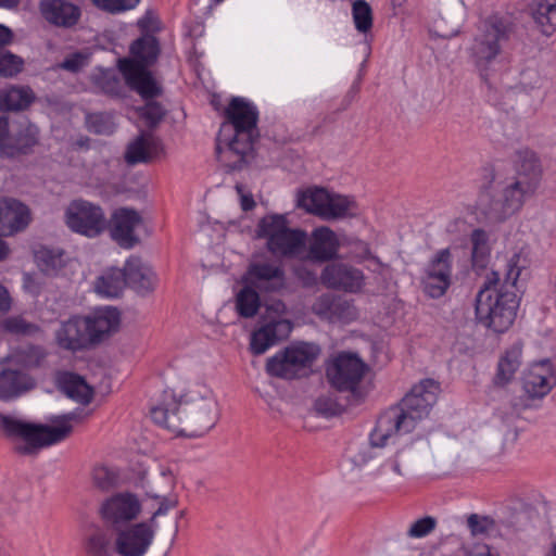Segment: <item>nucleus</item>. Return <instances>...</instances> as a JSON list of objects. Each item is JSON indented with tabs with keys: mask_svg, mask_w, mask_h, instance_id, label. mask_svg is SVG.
Instances as JSON below:
<instances>
[{
	"mask_svg": "<svg viewBox=\"0 0 556 556\" xmlns=\"http://www.w3.org/2000/svg\"><path fill=\"white\" fill-rule=\"evenodd\" d=\"M450 286L451 279L430 275L427 273L425 274V277L422 279V287L425 293L433 299L442 296Z\"/></svg>",
	"mask_w": 556,
	"mask_h": 556,
	"instance_id": "49530a36",
	"label": "nucleus"
},
{
	"mask_svg": "<svg viewBox=\"0 0 556 556\" xmlns=\"http://www.w3.org/2000/svg\"><path fill=\"white\" fill-rule=\"evenodd\" d=\"M533 18L549 34L556 27V0H534Z\"/></svg>",
	"mask_w": 556,
	"mask_h": 556,
	"instance_id": "58836bf2",
	"label": "nucleus"
},
{
	"mask_svg": "<svg viewBox=\"0 0 556 556\" xmlns=\"http://www.w3.org/2000/svg\"><path fill=\"white\" fill-rule=\"evenodd\" d=\"M332 313V320H340L344 323L352 321L357 317V311L353 303L340 296H336Z\"/></svg>",
	"mask_w": 556,
	"mask_h": 556,
	"instance_id": "09e8293b",
	"label": "nucleus"
},
{
	"mask_svg": "<svg viewBox=\"0 0 556 556\" xmlns=\"http://www.w3.org/2000/svg\"><path fill=\"white\" fill-rule=\"evenodd\" d=\"M366 370V365L356 355L339 354L327 368L330 383L339 391L355 393Z\"/></svg>",
	"mask_w": 556,
	"mask_h": 556,
	"instance_id": "ddd939ff",
	"label": "nucleus"
},
{
	"mask_svg": "<svg viewBox=\"0 0 556 556\" xmlns=\"http://www.w3.org/2000/svg\"><path fill=\"white\" fill-rule=\"evenodd\" d=\"M59 389L70 399L87 405L93 397V389L78 375L64 372L58 378Z\"/></svg>",
	"mask_w": 556,
	"mask_h": 556,
	"instance_id": "2f4dec72",
	"label": "nucleus"
},
{
	"mask_svg": "<svg viewBox=\"0 0 556 556\" xmlns=\"http://www.w3.org/2000/svg\"><path fill=\"white\" fill-rule=\"evenodd\" d=\"M151 418L172 432L198 438L214 428L218 408L212 390L197 384L179 401L173 391L165 390L161 402L151 408Z\"/></svg>",
	"mask_w": 556,
	"mask_h": 556,
	"instance_id": "f03ea898",
	"label": "nucleus"
},
{
	"mask_svg": "<svg viewBox=\"0 0 556 556\" xmlns=\"http://www.w3.org/2000/svg\"><path fill=\"white\" fill-rule=\"evenodd\" d=\"M140 509V502L134 494L118 493L101 505L100 514L105 523L117 530L123 523L137 518Z\"/></svg>",
	"mask_w": 556,
	"mask_h": 556,
	"instance_id": "dca6fc26",
	"label": "nucleus"
},
{
	"mask_svg": "<svg viewBox=\"0 0 556 556\" xmlns=\"http://www.w3.org/2000/svg\"><path fill=\"white\" fill-rule=\"evenodd\" d=\"M89 63V55L84 52H74L64 58L59 67L72 73H77L87 66Z\"/></svg>",
	"mask_w": 556,
	"mask_h": 556,
	"instance_id": "6e6d98bb",
	"label": "nucleus"
},
{
	"mask_svg": "<svg viewBox=\"0 0 556 556\" xmlns=\"http://www.w3.org/2000/svg\"><path fill=\"white\" fill-rule=\"evenodd\" d=\"M321 282L330 289L350 293L359 292L365 285L364 273L344 263H332L321 271Z\"/></svg>",
	"mask_w": 556,
	"mask_h": 556,
	"instance_id": "f3484780",
	"label": "nucleus"
},
{
	"mask_svg": "<svg viewBox=\"0 0 556 556\" xmlns=\"http://www.w3.org/2000/svg\"><path fill=\"white\" fill-rule=\"evenodd\" d=\"M92 481L99 489L109 490L115 485L117 476L105 466H96L92 471Z\"/></svg>",
	"mask_w": 556,
	"mask_h": 556,
	"instance_id": "3c124183",
	"label": "nucleus"
},
{
	"mask_svg": "<svg viewBox=\"0 0 556 556\" xmlns=\"http://www.w3.org/2000/svg\"><path fill=\"white\" fill-rule=\"evenodd\" d=\"M296 205L325 220L341 219L355 215V201L346 195L331 193L324 188H307L300 191Z\"/></svg>",
	"mask_w": 556,
	"mask_h": 556,
	"instance_id": "9b49d317",
	"label": "nucleus"
},
{
	"mask_svg": "<svg viewBox=\"0 0 556 556\" xmlns=\"http://www.w3.org/2000/svg\"><path fill=\"white\" fill-rule=\"evenodd\" d=\"M10 253L11 249L9 244L4 240L0 239V262L7 260Z\"/></svg>",
	"mask_w": 556,
	"mask_h": 556,
	"instance_id": "338daca9",
	"label": "nucleus"
},
{
	"mask_svg": "<svg viewBox=\"0 0 556 556\" xmlns=\"http://www.w3.org/2000/svg\"><path fill=\"white\" fill-rule=\"evenodd\" d=\"M527 517L522 513H514L510 519H501L498 522L490 516L479 514H471L467 518V527L473 536L490 535L494 531H500L502 528L513 532L522 530L526 527Z\"/></svg>",
	"mask_w": 556,
	"mask_h": 556,
	"instance_id": "b1692460",
	"label": "nucleus"
},
{
	"mask_svg": "<svg viewBox=\"0 0 556 556\" xmlns=\"http://www.w3.org/2000/svg\"><path fill=\"white\" fill-rule=\"evenodd\" d=\"M542 177V166L533 151L518 153L516 176L502 181L493 169H485L484 182L476 201V210L491 223H500L517 213L531 197Z\"/></svg>",
	"mask_w": 556,
	"mask_h": 556,
	"instance_id": "f257e3e1",
	"label": "nucleus"
},
{
	"mask_svg": "<svg viewBox=\"0 0 556 556\" xmlns=\"http://www.w3.org/2000/svg\"><path fill=\"white\" fill-rule=\"evenodd\" d=\"M164 115L163 108L156 102H148L141 109V116L146 119L149 126L156 125Z\"/></svg>",
	"mask_w": 556,
	"mask_h": 556,
	"instance_id": "13d9d810",
	"label": "nucleus"
},
{
	"mask_svg": "<svg viewBox=\"0 0 556 556\" xmlns=\"http://www.w3.org/2000/svg\"><path fill=\"white\" fill-rule=\"evenodd\" d=\"M91 80L104 93L111 96H121L123 93L124 83L114 70L99 68L91 75Z\"/></svg>",
	"mask_w": 556,
	"mask_h": 556,
	"instance_id": "4c0bfd02",
	"label": "nucleus"
},
{
	"mask_svg": "<svg viewBox=\"0 0 556 556\" xmlns=\"http://www.w3.org/2000/svg\"><path fill=\"white\" fill-rule=\"evenodd\" d=\"M519 261V254H514L509 260L500 288L498 274L493 271L492 278L488 279L476 296L475 311L478 323L495 332L508 330L516 318L519 300L514 289L522 269Z\"/></svg>",
	"mask_w": 556,
	"mask_h": 556,
	"instance_id": "20e7f679",
	"label": "nucleus"
},
{
	"mask_svg": "<svg viewBox=\"0 0 556 556\" xmlns=\"http://www.w3.org/2000/svg\"><path fill=\"white\" fill-rule=\"evenodd\" d=\"M319 354L320 349L317 344L296 342L269 357L266 362V371L269 376L286 380L306 377Z\"/></svg>",
	"mask_w": 556,
	"mask_h": 556,
	"instance_id": "1a4fd4ad",
	"label": "nucleus"
},
{
	"mask_svg": "<svg viewBox=\"0 0 556 556\" xmlns=\"http://www.w3.org/2000/svg\"><path fill=\"white\" fill-rule=\"evenodd\" d=\"M130 52L137 60L123 59L118 68L125 83L143 99H153L161 94V87L152 77L147 66L154 62L159 54V45L154 37H142L130 46Z\"/></svg>",
	"mask_w": 556,
	"mask_h": 556,
	"instance_id": "0eeeda50",
	"label": "nucleus"
},
{
	"mask_svg": "<svg viewBox=\"0 0 556 556\" xmlns=\"http://www.w3.org/2000/svg\"><path fill=\"white\" fill-rule=\"evenodd\" d=\"M308 249L301 260L324 263L333 260L338 255L340 248L339 239L333 230L327 226L314 229L307 238Z\"/></svg>",
	"mask_w": 556,
	"mask_h": 556,
	"instance_id": "a211bd4d",
	"label": "nucleus"
},
{
	"mask_svg": "<svg viewBox=\"0 0 556 556\" xmlns=\"http://www.w3.org/2000/svg\"><path fill=\"white\" fill-rule=\"evenodd\" d=\"M31 220L29 208L18 200L0 201V236L10 237L27 228Z\"/></svg>",
	"mask_w": 556,
	"mask_h": 556,
	"instance_id": "aec40b11",
	"label": "nucleus"
},
{
	"mask_svg": "<svg viewBox=\"0 0 556 556\" xmlns=\"http://www.w3.org/2000/svg\"><path fill=\"white\" fill-rule=\"evenodd\" d=\"M488 233L482 229H475L471 233L472 261L478 266H483L490 248Z\"/></svg>",
	"mask_w": 556,
	"mask_h": 556,
	"instance_id": "37998d69",
	"label": "nucleus"
},
{
	"mask_svg": "<svg viewBox=\"0 0 556 556\" xmlns=\"http://www.w3.org/2000/svg\"><path fill=\"white\" fill-rule=\"evenodd\" d=\"M39 128L35 124L29 121L21 122L16 131L9 132L1 157L14 159L29 154L39 143Z\"/></svg>",
	"mask_w": 556,
	"mask_h": 556,
	"instance_id": "5701e85b",
	"label": "nucleus"
},
{
	"mask_svg": "<svg viewBox=\"0 0 556 556\" xmlns=\"http://www.w3.org/2000/svg\"><path fill=\"white\" fill-rule=\"evenodd\" d=\"M126 274V283L140 294H146L154 290L157 279L152 268L141 258L131 256L124 266Z\"/></svg>",
	"mask_w": 556,
	"mask_h": 556,
	"instance_id": "bb28decb",
	"label": "nucleus"
},
{
	"mask_svg": "<svg viewBox=\"0 0 556 556\" xmlns=\"http://www.w3.org/2000/svg\"><path fill=\"white\" fill-rule=\"evenodd\" d=\"M34 386L31 379L24 372L4 369L0 372V400L9 401L20 396Z\"/></svg>",
	"mask_w": 556,
	"mask_h": 556,
	"instance_id": "7c9ffc66",
	"label": "nucleus"
},
{
	"mask_svg": "<svg viewBox=\"0 0 556 556\" xmlns=\"http://www.w3.org/2000/svg\"><path fill=\"white\" fill-rule=\"evenodd\" d=\"M23 67V60L8 50L0 51V76L12 77Z\"/></svg>",
	"mask_w": 556,
	"mask_h": 556,
	"instance_id": "de8ad7c7",
	"label": "nucleus"
},
{
	"mask_svg": "<svg viewBox=\"0 0 556 556\" xmlns=\"http://www.w3.org/2000/svg\"><path fill=\"white\" fill-rule=\"evenodd\" d=\"M86 123L88 129L97 135H110L115 129L112 116L104 113L89 114Z\"/></svg>",
	"mask_w": 556,
	"mask_h": 556,
	"instance_id": "a18cd8bd",
	"label": "nucleus"
},
{
	"mask_svg": "<svg viewBox=\"0 0 556 556\" xmlns=\"http://www.w3.org/2000/svg\"><path fill=\"white\" fill-rule=\"evenodd\" d=\"M3 327L7 331L14 334H34L39 331V328L36 325L26 321L20 316L5 319Z\"/></svg>",
	"mask_w": 556,
	"mask_h": 556,
	"instance_id": "603ef678",
	"label": "nucleus"
},
{
	"mask_svg": "<svg viewBox=\"0 0 556 556\" xmlns=\"http://www.w3.org/2000/svg\"><path fill=\"white\" fill-rule=\"evenodd\" d=\"M89 342H100L116 332L121 324V314L115 307L104 306L84 317Z\"/></svg>",
	"mask_w": 556,
	"mask_h": 556,
	"instance_id": "412c9836",
	"label": "nucleus"
},
{
	"mask_svg": "<svg viewBox=\"0 0 556 556\" xmlns=\"http://www.w3.org/2000/svg\"><path fill=\"white\" fill-rule=\"evenodd\" d=\"M292 330L287 319L271 320L252 333L250 348L253 354L261 355L277 342L286 339Z\"/></svg>",
	"mask_w": 556,
	"mask_h": 556,
	"instance_id": "393cba45",
	"label": "nucleus"
},
{
	"mask_svg": "<svg viewBox=\"0 0 556 556\" xmlns=\"http://www.w3.org/2000/svg\"><path fill=\"white\" fill-rule=\"evenodd\" d=\"M126 285L125 268H112L96 280L94 291L105 298H117Z\"/></svg>",
	"mask_w": 556,
	"mask_h": 556,
	"instance_id": "f704fd0d",
	"label": "nucleus"
},
{
	"mask_svg": "<svg viewBox=\"0 0 556 556\" xmlns=\"http://www.w3.org/2000/svg\"><path fill=\"white\" fill-rule=\"evenodd\" d=\"M140 0H92L93 4L108 13L119 14L138 5Z\"/></svg>",
	"mask_w": 556,
	"mask_h": 556,
	"instance_id": "8fccbe9b",
	"label": "nucleus"
},
{
	"mask_svg": "<svg viewBox=\"0 0 556 556\" xmlns=\"http://www.w3.org/2000/svg\"><path fill=\"white\" fill-rule=\"evenodd\" d=\"M55 338L63 349L72 351L81 349L89 342L85 318L75 316L62 323Z\"/></svg>",
	"mask_w": 556,
	"mask_h": 556,
	"instance_id": "c85d7f7f",
	"label": "nucleus"
},
{
	"mask_svg": "<svg viewBox=\"0 0 556 556\" xmlns=\"http://www.w3.org/2000/svg\"><path fill=\"white\" fill-rule=\"evenodd\" d=\"M236 306L240 316L253 317L260 308V296L255 288L248 285L238 294Z\"/></svg>",
	"mask_w": 556,
	"mask_h": 556,
	"instance_id": "ea45409f",
	"label": "nucleus"
},
{
	"mask_svg": "<svg viewBox=\"0 0 556 556\" xmlns=\"http://www.w3.org/2000/svg\"><path fill=\"white\" fill-rule=\"evenodd\" d=\"M85 552L88 556H113L115 547L112 531L94 527L86 536Z\"/></svg>",
	"mask_w": 556,
	"mask_h": 556,
	"instance_id": "473e14b6",
	"label": "nucleus"
},
{
	"mask_svg": "<svg viewBox=\"0 0 556 556\" xmlns=\"http://www.w3.org/2000/svg\"><path fill=\"white\" fill-rule=\"evenodd\" d=\"M521 348L514 345L501 357L495 376L496 384L509 382L520 365Z\"/></svg>",
	"mask_w": 556,
	"mask_h": 556,
	"instance_id": "e433bc0d",
	"label": "nucleus"
},
{
	"mask_svg": "<svg viewBox=\"0 0 556 556\" xmlns=\"http://www.w3.org/2000/svg\"><path fill=\"white\" fill-rule=\"evenodd\" d=\"M12 306V298L8 289L0 283V316L5 315Z\"/></svg>",
	"mask_w": 556,
	"mask_h": 556,
	"instance_id": "e2e57ef3",
	"label": "nucleus"
},
{
	"mask_svg": "<svg viewBox=\"0 0 556 556\" xmlns=\"http://www.w3.org/2000/svg\"><path fill=\"white\" fill-rule=\"evenodd\" d=\"M440 386L433 379H424L415 384L399 406L386 410L370 433V443L382 447L394 433H409L417 424L428 417L435 404Z\"/></svg>",
	"mask_w": 556,
	"mask_h": 556,
	"instance_id": "39448f33",
	"label": "nucleus"
},
{
	"mask_svg": "<svg viewBox=\"0 0 556 556\" xmlns=\"http://www.w3.org/2000/svg\"><path fill=\"white\" fill-rule=\"evenodd\" d=\"M67 226L75 232L96 237L105 228V217L100 206L84 200L73 201L65 213Z\"/></svg>",
	"mask_w": 556,
	"mask_h": 556,
	"instance_id": "f8f14e48",
	"label": "nucleus"
},
{
	"mask_svg": "<svg viewBox=\"0 0 556 556\" xmlns=\"http://www.w3.org/2000/svg\"><path fill=\"white\" fill-rule=\"evenodd\" d=\"M334 299L336 296L330 294L318 296L312 306L313 313L321 318L332 320Z\"/></svg>",
	"mask_w": 556,
	"mask_h": 556,
	"instance_id": "4d7b16f0",
	"label": "nucleus"
},
{
	"mask_svg": "<svg viewBox=\"0 0 556 556\" xmlns=\"http://www.w3.org/2000/svg\"><path fill=\"white\" fill-rule=\"evenodd\" d=\"M73 415L56 416L52 426L26 422L10 415L0 413V429L11 438L21 440L15 451L22 455L36 454L40 448L56 444L66 439L72 432L70 421Z\"/></svg>",
	"mask_w": 556,
	"mask_h": 556,
	"instance_id": "423d86ee",
	"label": "nucleus"
},
{
	"mask_svg": "<svg viewBox=\"0 0 556 556\" xmlns=\"http://www.w3.org/2000/svg\"><path fill=\"white\" fill-rule=\"evenodd\" d=\"M25 288L33 294L39 293V287L29 275L25 276Z\"/></svg>",
	"mask_w": 556,
	"mask_h": 556,
	"instance_id": "69168bd1",
	"label": "nucleus"
},
{
	"mask_svg": "<svg viewBox=\"0 0 556 556\" xmlns=\"http://www.w3.org/2000/svg\"><path fill=\"white\" fill-rule=\"evenodd\" d=\"M161 151V141L150 132H142L128 144L125 160L128 164L147 163Z\"/></svg>",
	"mask_w": 556,
	"mask_h": 556,
	"instance_id": "c756f323",
	"label": "nucleus"
},
{
	"mask_svg": "<svg viewBox=\"0 0 556 556\" xmlns=\"http://www.w3.org/2000/svg\"><path fill=\"white\" fill-rule=\"evenodd\" d=\"M34 92L28 87H16L0 90V112L22 111L34 101Z\"/></svg>",
	"mask_w": 556,
	"mask_h": 556,
	"instance_id": "72a5a7b5",
	"label": "nucleus"
},
{
	"mask_svg": "<svg viewBox=\"0 0 556 556\" xmlns=\"http://www.w3.org/2000/svg\"><path fill=\"white\" fill-rule=\"evenodd\" d=\"M35 261L41 271L54 275L65 265L64 251L42 245L35 251Z\"/></svg>",
	"mask_w": 556,
	"mask_h": 556,
	"instance_id": "c9c22d12",
	"label": "nucleus"
},
{
	"mask_svg": "<svg viewBox=\"0 0 556 556\" xmlns=\"http://www.w3.org/2000/svg\"><path fill=\"white\" fill-rule=\"evenodd\" d=\"M437 526V519L426 516L413 522L407 531L409 538H424L431 533Z\"/></svg>",
	"mask_w": 556,
	"mask_h": 556,
	"instance_id": "864d4df0",
	"label": "nucleus"
},
{
	"mask_svg": "<svg viewBox=\"0 0 556 556\" xmlns=\"http://www.w3.org/2000/svg\"><path fill=\"white\" fill-rule=\"evenodd\" d=\"M216 143V154L225 166L241 169L253 159V142L257 137L258 110L245 98H232L225 109Z\"/></svg>",
	"mask_w": 556,
	"mask_h": 556,
	"instance_id": "7ed1b4c3",
	"label": "nucleus"
},
{
	"mask_svg": "<svg viewBox=\"0 0 556 556\" xmlns=\"http://www.w3.org/2000/svg\"><path fill=\"white\" fill-rule=\"evenodd\" d=\"M257 236L266 240L267 250L276 257L301 258L305 253L307 233L290 228L286 215L264 216L258 222Z\"/></svg>",
	"mask_w": 556,
	"mask_h": 556,
	"instance_id": "6e6552de",
	"label": "nucleus"
},
{
	"mask_svg": "<svg viewBox=\"0 0 556 556\" xmlns=\"http://www.w3.org/2000/svg\"><path fill=\"white\" fill-rule=\"evenodd\" d=\"M542 80V77L535 70L527 68L521 73L520 83L526 89L540 87Z\"/></svg>",
	"mask_w": 556,
	"mask_h": 556,
	"instance_id": "bf43d9fd",
	"label": "nucleus"
},
{
	"mask_svg": "<svg viewBox=\"0 0 556 556\" xmlns=\"http://www.w3.org/2000/svg\"><path fill=\"white\" fill-rule=\"evenodd\" d=\"M317 414L325 417L336 416L341 413V405L330 395L319 396L314 404Z\"/></svg>",
	"mask_w": 556,
	"mask_h": 556,
	"instance_id": "5fc2aeb1",
	"label": "nucleus"
},
{
	"mask_svg": "<svg viewBox=\"0 0 556 556\" xmlns=\"http://www.w3.org/2000/svg\"><path fill=\"white\" fill-rule=\"evenodd\" d=\"M352 16L355 28L362 34L368 33L372 27V11L365 0H355L352 4Z\"/></svg>",
	"mask_w": 556,
	"mask_h": 556,
	"instance_id": "a19ab883",
	"label": "nucleus"
},
{
	"mask_svg": "<svg viewBox=\"0 0 556 556\" xmlns=\"http://www.w3.org/2000/svg\"><path fill=\"white\" fill-rule=\"evenodd\" d=\"M155 529L147 522H138L116 530L115 554L144 556L153 543Z\"/></svg>",
	"mask_w": 556,
	"mask_h": 556,
	"instance_id": "4468645a",
	"label": "nucleus"
},
{
	"mask_svg": "<svg viewBox=\"0 0 556 556\" xmlns=\"http://www.w3.org/2000/svg\"><path fill=\"white\" fill-rule=\"evenodd\" d=\"M141 224L142 218L137 211L116 210L111 219V236L122 248L131 249L139 242L135 231Z\"/></svg>",
	"mask_w": 556,
	"mask_h": 556,
	"instance_id": "6ab92c4d",
	"label": "nucleus"
},
{
	"mask_svg": "<svg viewBox=\"0 0 556 556\" xmlns=\"http://www.w3.org/2000/svg\"><path fill=\"white\" fill-rule=\"evenodd\" d=\"M244 281L262 292H278L286 287V274L280 264L254 261L248 267Z\"/></svg>",
	"mask_w": 556,
	"mask_h": 556,
	"instance_id": "2eb2a0df",
	"label": "nucleus"
},
{
	"mask_svg": "<svg viewBox=\"0 0 556 556\" xmlns=\"http://www.w3.org/2000/svg\"><path fill=\"white\" fill-rule=\"evenodd\" d=\"M40 12L50 24L71 27L77 23L79 9L65 0H42Z\"/></svg>",
	"mask_w": 556,
	"mask_h": 556,
	"instance_id": "cd10ccee",
	"label": "nucleus"
},
{
	"mask_svg": "<svg viewBox=\"0 0 556 556\" xmlns=\"http://www.w3.org/2000/svg\"><path fill=\"white\" fill-rule=\"evenodd\" d=\"M155 485H149L147 494L153 498H161L159 508L153 513L149 521H146L152 526L155 530L157 529L156 517L167 514V511L177 505V501L168 500L165 496L166 492H169L175 486V476L169 468L162 467L159 476L155 477Z\"/></svg>",
	"mask_w": 556,
	"mask_h": 556,
	"instance_id": "a878e982",
	"label": "nucleus"
},
{
	"mask_svg": "<svg viewBox=\"0 0 556 556\" xmlns=\"http://www.w3.org/2000/svg\"><path fill=\"white\" fill-rule=\"evenodd\" d=\"M46 356L42 348L28 345L20 348L15 353V359L18 364L26 368L37 367L41 364Z\"/></svg>",
	"mask_w": 556,
	"mask_h": 556,
	"instance_id": "c03bdc74",
	"label": "nucleus"
},
{
	"mask_svg": "<svg viewBox=\"0 0 556 556\" xmlns=\"http://www.w3.org/2000/svg\"><path fill=\"white\" fill-rule=\"evenodd\" d=\"M13 40L12 30L0 24V51L4 50V48L10 45Z\"/></svg>",
	"mask_w": 556,
	"mask_h": 556,
	"instance_id": "0e129e2a",
	"label": "nucleus"
},
{
	"mask_svg": "<svg viewBox=\"0 0 556 556\" xmlns=\"http://www.w3.org/2000/svg\"><path fill=\"white\" fill-rule=\"evenodd\" d=\"M352 256L358 261H364L370 257V249L369 245L362 240L352 241Z\"/></svg>",
	"mask_w": 556,
	"mask_h": 556,
	"instance_id": "680f3d73",
	"label": "nucleus"
},
{
	"mask_svg": "<svg viewBox=\"0 0 556 556\" xmlns=\"http://www.w3.org/2000/svg\"><path fill=\"white\" fill-rule=\"evenodd\" d=\"M555 384V374L548 359L531 364L523 376V389L531 397L545 396Z\"/></svg>",
	"mask_w": 556,
	"mask_h": 556,
	"instance_id": "4be33fe9",
	"label": "nucleus"
},
{
	"mask_svg": "<svg viewBox=\"0 0 556 556\" xmlns=\"http://www.w3.org/2000/svg\"><path fill=\"white\" fill-rule=\"evenodd\" d=\"M296 275L304 281V283L306 285H309L312 282H314L316 280V276L311 273V271H307L305 273V276H302L301 275V271L300 269H296Z\"/></svg>",
	"mask_w": 556,
	"mask_h": 556,
	"instance_id": "774afa93",
	"label": "nucleus"
},
{
	"mask_svg": "<svg viewBox=\"0 0 556 556\" xmlns=\"http://www.w3.org/2000/svg\"><path fill=\"white\" fill-rule=\"evenodd\" d=\"M426 273L434 276L452 278V256L448 249L440 250L430 261Z\"/></svg>",
	"mask_w": 556,
	"mask_h": 556,
	"instance_id": "79ce46f5",
	"label": "nucleus"
},
{
	"mask_svg": "<svg viewBox=\"0 0 556 556\" xmlns=\"http://www.w3.org/2000/svg\"><path fill=\"white\" fill-rule=\"evenodd\" d=\"M507 38V24L498 15H491L480 23L469 51L472 62L481 75H484L500 55L503 42Z\"/></svg>",
	"mask_w": 556,
	"mask_h": 556,
	"instance_id": "9d476101",
	"label": "nucleus"
},
{
	"mask_svg": "<svg viewBox=\"0 0 556 556\" xmlns=\"http://www.w3.org/2000/svg\"><path fill=\"white\" fill-rule=\"evenodd\" d=\"M236 191L240 198V205L243 211H250L255 206V201L251 192L245 190L242 184L236 185Z\"/></svg>",
	"mask_w": 556,
	"mask_h": 556,
	"instance_id": "052dcab7",
	"label": "nucleus"
}]
</instances>
